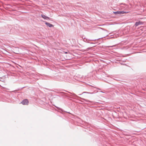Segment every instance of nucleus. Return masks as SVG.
Wrapping results in <instances>:
<instances>
[{"mask_svg":"<svg viewBox=\"0 0 146 146\" xmlns=\"http://www.w3.org/2000/svg\"><path fill=\"white\" fill-rule=\"evenodd\" d=\"M128 13V12H125L123 11H118L116 12H114L113 13L116 14H123L124 13Z\"/></svg>","mask_w":146,"mask_h":146,"instance_id":"1","label":"nucleus"},{"mask_svg":"<svg viewBox=\"0 0 146 146\" xmlns=\"http://www.w3.org/2000/svg\"><path fill=\"white\" fill-rule=\"evenodd\" d=\"M21 103L23 105H28L29 101L27 99H25L21 102Z\"/></svg>","mask_w":146,"mask_h":146,"instance_id":"2","label":"nucleus"},{"mask_svg":"<svg viewBox=\"0 0 146 146\" xmlns=\"http://www.w3.org/2000/svg\"><path fill=\"white\" fill-rule=\"evenodd\" d=\"M42 17L44 19L48 20L49 19V18L48 17L43 15H41Z\"/></svg>","mask_w":146,"mask_h":146,"instance_id":"3","label":"nucleus"},{"mask_svg":"<svg viewBox=\"0 0 146 146\" xmlns=\"http://www.w3.org/2000/svg\"><path fill=\"white\" fill-rule=\"evenodd\" d=\"M45 24L47 26H48L49 27H53V25H52L46 22Z\"/></svg>","mask_w":146,"mask_h":146,"instance_id":"4","label":"nucleus"},{"mask_svg":"<svg viewBox=\"0 0 146 146\" xmlns=\"http://www.w3.org/2000/svg\"><path fill=\"white\" fill-rule=\"evenodd\" d=\"M142 24V22H141L140 21H139L138 22H136L135 24V25L137 26L141 24Z\"/></svg>","mask_w":146,"mask_h":146,"instance_id":"5","label":"nucleus"}]
</instances>
